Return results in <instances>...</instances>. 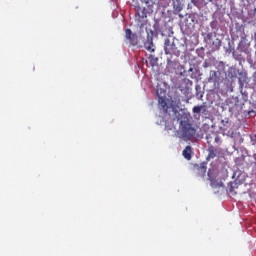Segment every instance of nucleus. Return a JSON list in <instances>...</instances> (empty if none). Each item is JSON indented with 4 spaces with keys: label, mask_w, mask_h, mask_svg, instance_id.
I'll return each mask as SVG.
<instances>
[{
    "label": "nucleus",
    "mask_w": 256,
    "mask_h": 256,
    "mask_svg": "<svg viewBox=\"0 0 256 256\" xmlns=\"http://www.w3.org/2000/svg\"><path fill=\"white\" fill-rule=\"evenodd\" d=\"M174 10L176 13H181V11H183V6L181 4L174 5Z\"/></svg>",
    "instance_id": "obj_21"
},
{
    "label": "nucleus",
    "mask_w": 256,
    "mask_h": 256,
    "mask_svg": "<svg viewBox=\"0 0 256 256\" xmlns=\"http://www.w3.org/2000/svg\"><path fill=\"white\" fill-rule=\"evenodd\" d=\"M177 89H179L183 95H189V86L187 83H185L184 80L180 82V84L177 86Z\"/></svg>",
    "instance_id": "obj_10"
},
{
    "label": "nucleus",
    "mask_w": 256,
    "mask_h": 256,
    "mask_svg": "<svg viewBox=\"0 0 256 256\" xmlns=\"http://www.w3.org/2000/svg\"><path fill=\"white\" fill-rule=\"evenodd\" d=\"M195 171L198 177H205L207 174V164L202 163L199 165L195 166Z\"/></svg>",
    "instance_id": "obj_7"
},
{
    "label": "nucleus",
    "mask_w": 256,
    "mask_h": 256,
    "mask_svg": "<svg viewBox=\"0 0 256 256\" xmlns=\"http://www.w3.org/2000/svg\"><path fill=\"white\" fill-rule=\"evenodd\" d=\"M164 53L165 55H175V57H179V55H181V52L177 49L175 42H171L169 38L164 40Z\"/></svg>",
    "instance_id": "obj_2"
},
{
    "label": "nucleus",
    "mask_w": 256,
    "mask_h": 256,
    "mask_svg": "<svg viewBox=\"0 0 256 256\" xmlns=\"http://www.w3.org/2000/svg\"><path fill=\"white\" fill-rule=\"evenodd\" d=\"M235 187H237V183L235 182H230L228 184L227 191L230 193V195H237V192H235Z\"/></svg>",
    "instance_id": "obj_14"
},
{
    "label": "nucleus",
    "mask_w": 256,
    "mask_h": 256,
    "mask_svg": "<svg viewBox=\"0 0 256 256\" xmlns=\"http://www.w3.org/2000/svg\"><path fill=\"white\" fill-rule=\"evenodd\" d=\"M191 153H193V149L191 148V146H186L182 152V155L184 159H187V161H191Z\"/></svg>",
    "instance_id": "obj_12"
},
{
    "label": "nucleus",
    "mask_w": 256,
    "mask_h": 256,
    "mask_svg": "<svg viewBox=\"0 0 256 256\" xmlns=\"http://www.w3.org/2000/svg\"><path fill=\"white\" fill-rule=\"evenodd\" d=\"M147 33V39L144 42L145 50L149 51L150 53H155V44H153V32L150 30V34L149 32Z\"/></svg>",
    "instance_id": "obj_4"
},
{
    "label": "nucleus",
    "mask_w": 256,
    "mask_h": 256,
    "mask_svg": "<svg viewBox=\"0 0 256 256\" xmlns=\"http://www.w3.org/2000/svg\"><path fill=\"white\" fill-rule=\"evenodd\" d=\"M219 65H221V67H225V64L223 62H220Z\"/></svg>",
    "instance_id": "obj_26"
},
{
    "label": "nucleus",
    "mask_w": 256,
    "mask_h": 256,
    "mask_svg": "<svg viewBox=\"0 0 256 256\" xmlns=\"http://www.w3.org/2000/svg\"><path fill=\"white\" fill-rule=\"evenodd\" d=\"M180 121V136L184 141H191L197 134V129L193 127L189 121L191 120V114L183 112L178 118Z\"/></svg>",
    "instance_id": "obj_1"
},
{
    "label": "nucleus",
    "mask_w": 256,
    "mask_h": 256,
    "mask_svg": "<svg viewBox=\"0 0 256 256\" xmlns=\"http://www.w3.org/2000/svg\"><path fill=\"white\" fill-rule=\"evenodd\" d=\"M214 141L215 143H221V138L219 136H216Z\"/></svg>",
    "instance_id": "obj_23"
},
{
    "label": "nucleus",
    "mask_w": 256,
    "mask_h": 256,
    "mask_svg": "<svg viewBox=\"0 0 256 256\" xmlns=\"http://www.w3.org/2000/svg\"><path fill=\"white\" fill-rule=\"evenodd\" d=\"M125 39L129 41L130 45L135 47V45H138L139 43V38L136 36V34H133V31L131 29L127 28L125 30Z\"/></svg>",
    "instance_id": "obj_6"
},
{
    "label": "nucleus",
    "mask_w": 256,
    "mask_h": 256,
    "mask_svg": "<svg viewBox=\"0 0 256 256\" xmlns=\"http://www.w3.org/2000/svg\"><path fill=\"white\" fill-rule=\"evenodd\" d=\"M219 155V149L215 148V146H209L208 148V157L209 159H215Z\"/></svg>",
    "instance_id": "obj_11"
},
{
    "label": "nucleus",
    "mask_w": 256,
    "mask_h": 256,
    "mask_svg": "<svg viewBox=\"0 0 256 256\" xmlns=\"http://www.w3.org/2000/svg\"><path fill=\"white\" fill-rule=\"evenodd\" d=\"M191 3L195 5V3H197V0H191Z\"/></svg>",
    "instance_id": "obj_27"
},
{
    "label": "nucleus",
    "mask_w": 256,
    "mask_h": 256,
    "mask_svg": "<svg viewBox=\"0 0 256 256\" xmlns=\"http://www.w3.org/2000/svg\"><path fill=\"white\" fill-rule=\"evenodd\" d=\"M234 141H235V143H236L237 145H241V143H243L244 139H243V137L241 136V133H238V136H237V138H236Z\"/></svg>",
    "instance_id": "obj_19"
},
{
    "label": "nucleus",
    "mask_w": 256,
    "mask_h": 256,
    "mask_svg": "<svg viewBox=\"0 0 256 256\" xmlns=\"http://www.w3.org/2000/svg\"><path fill=\"white\" fill-rule=\"evenodd\" d=\"M240 77L238 78V81L241 85V83H247V73L245 72H240L239 73Z\"/></svg>",
    "instance_id": "obj_16"
},
{
    "label": "nucleus",
    "mask_w": 256,
    "mask_h": 256,
    "mask_svg": "<svg viewBox=\"0 0 256 256\" xmlns=\"http://www.w3.org/2000/svg\"><path fill=\"white\" fill-rule=\"evenodd\" d=\"M147 7H153L155 5V1L153 0H144Z\"/></svg>",
    "instance_id": "obj_22"
},
{
    "label": "nucleus",
    "mask_w": 256,
    "mask_h": 256,
    "mask_svg": "<svg viewBox=\"0 0 256 256\" xmlns=\"http://www.w3.org/2000/svg\"><path fill=\"white\" fill-rule=\"evenodd\" d=\"M209 81L211 83H219L221 81V72L211 71Z\"/></svg>",
    "instance_id": "obj_9"
},
{
    "label": "nucleus",
    "mask_w": 256,
    "mask_h": 256,
    "mask_svg": "<svg viewBox=\"0 0 256 256\" xmlns=\"http://www.w3.org/2000/svg\"><path fill=\"white\" fill-rule=\"evenodd\" d=\"M175 100H176V103H178L179 105L181 104V99L179 98V96H177V97L175 98Z\"/></svg>",
    "instance_id": "obj_24"
},
{
    "label": "nucleus",
    "mask_w": 256,
    "mask_h": 256,
    "mask_svg": "<svg viewBox=\"0 0 256 256\" xmlns=\"http://www.w3.org/2000/svg\"><path fill=\"white\" fill-rule=\"evenodd\" d=\"M149 61H150L151 67H155V65H157V61H159V59L156 58V57L153 56V55H150V56H149Z\"/></svg>",
    "instance_id": "obj_17"
},
{
    "label": "nucleus",
    "mask_w": 256,
    "mask_h": 256,
    "mask_svg": "<svg viewBox=\"0 0 256 256\" xmlns=\"http://www.w3.org/2000/svg\"><path fill=\"white\" fill-rule=\"evenodd\" d=\"M227 75H228L229 79H234V77H235L237 74L235 73V69L229 68L228 71H227Z\"/></svg>",
    "instance_id": "obj_18"
},
{
    "label": "nucleus",
    "mask_w": 256,
    "mask_h": 256,
    "mask_svg": "<svg viewBox=\"0 0 256 256\" xmlns=\"http://www.w3.org/2000/svg\"><path fill=\"white\" fill-rule=\"evenodd\" d=\"M205 113V111H207V108L205 107V105H201V106H194L192 109V113Z\"/></svg>",
    "instance_id": "obj_15"
},
{
    "label": "nucleus",
    "mask_w": 256,
    "mask_h": 256,
    "mask_svg": "<svg viewBox=\"0 0 256 256\" xmlns=\"http://www.w3.org/2000/svg\"><path fill=\"white\" fill-rule=\"evenodd\" d=\"M223 186V182H220L217 184V187H222Z\"/></svg>",
    "instance_id": "obj_25"
},
{
    "label": "nucleus",
    "mask_w": 256,
    "mask_h": 256,
    "mask_svg": "<svg viewBox=\"0 0 256 256\" xmlns=\"http://www.w3.org/2000/svg\"><path fill=\"white\" fill-rule=\"evenodd\" d=\"M221 129L223 131V135H226L227 137H230L231 139H234V141L239 136V133H237V131H235V129H233V128H231L230 130H227V128L222 127Z\"/></svg>",
    "instance_id": "obj_8"
},
{
    "label": "nucleus",
    "mask_w": 256,
    "mask_h": 256,
    "mask_svg": "<svg viewBox=\"0 0 256 256\" xmlns=\"http://www.w3.org/2000/svg\"><path fill=\"white\" fill-rule=\"evenodd\" d=\"M165 90L159 93V90H157V96H158V105L159 109L163 111L164 113H169V105L167 104V100H165Z\"/></svg>",
    "instance_id": "obj_3"
},
{
    "label": "nucleus",
    "mask_w": 256,
    "mask_h": 256,
    "mask_svg": "<svg viewBox=\"0 0 256 256\" xmlns=\"http://www.w3.org/2000/svg\"><path fill=\"white\" fill-rule=\"evenodd\" d=\"M135 11L136 21H138L139 23H143L145 19H147V10L145 8H141V6H136Z\"/></svg>",
    "instance_id": "obj_5"
},
{
    "label": "nucleus",
    "mask_w": 256,
    "mask_h": 256,
    "mask_svg": "<svg viewBox=\"0 0 256 256\" xmlns=\"http://www.w3.org/2000/svg\"><path fill=\"white\" fill-rule=\"evenodd\" d=\"M167 67L169 69H177L179 67V62L171 60V58H167Z\"/></svg>",
    "instance_id": "obj_13"
},
{
    "label": "nucleus",
    "mask_w": 256,
    "mask_h": 256,
    "mask_svg": "<svg viewBox=\"0 0 256 256\" xmlns=\"http://www.w3.org/2000/svg\"><path fill=\"white\" fill-rule=\"evenodd\" d=\"M206 39L209 43H212V45H215V42H213V33H208L206 35Z\"/></svg>",
    "instance_id": "obj_20"
}]
</instances>
